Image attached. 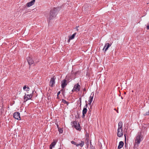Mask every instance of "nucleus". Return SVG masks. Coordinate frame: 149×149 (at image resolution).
<instances>
[{"label":"nucleus","instance_id":"dca6fc26","mask_svg":"<svg viewBox=\"0 0 149 149\" xmlns=\"http://www.w3.org/2000/svg\"><path fill=\"white\" fill-rule=\"evenodd\" d=\"M81 143H76V146H80L81 147H82L84 144V141H81Z\"/></svg>","mask_w":149,"mask_h":149},{"label":"nucleus","instance_id":"7ed1b4c3","mask_svg":"<svg viewBox=\"0 0 149 149\" xmlns=\"http://www.w3.org/2000/svg\"><path fill=\"white\" fill-rule=\"evenodd\" d=\"M80 87V86L78 84H75L72 90V91L73 92L74 91H78L79 90V88Z\"/></svg>","mask_w":149,"mask_h":149},{"label":"nucleus","instance_id":"2eb2a0df","mask_svg":"<svg viewBox=\"0 0 149 149\" xmlns=\"http://www.w3.org/2000/svg\"><path fill=\"white\" fill-rule=\"evenodd\" d=\"M124 145V143L122 141H120L119 143V145L118 146V149H120Z\"/></svg>","mask_w":149,"mask_h":149},{"label":"nucleus","instance_id":"423d86ee","mask_svg":"<svg viewBox=\"0 0 149 149\" xmlns=\"http://www.w3.org/2000/svg\"><path fill=\"white\" fill-rule=\"evenodd\" d=\"M117 135L119 137H120L123 136V129H118Z\"/></svg>","mask_w":149,"mask_h":149},{"label":"nucleus","instance_id":"bb28decb","mask_svg":"<svg viewBox=\"0 0 149 149\" xmlns=\"http://www.w3.org/2000/svg\"><path fill=\"white\" fill-rule=\"evenodd\" d=\"M27 87H26V85H25L23 88V89L24 90H25V89Z\"/></svg>","mask_w":149,"mask_h":149},{"label":"nucleus","instance_id":"f3484780","mask_svg":"<svg viewBox=\"0 0 149 149\" xmlns=\"http://www.w3.org/2000/svg\"><path fill=\"white\" fill-rule=\"evenodd\" d=\"M76 35V33H74L71 36H69V38H70V39H71V40H72L74 38L75 36Z\"/></svg>","mask_w":149,"mask_h":149},{"label":"nucleus","instance_id":"c85d7f7f","mask_svg":"<svg viewBox=\"0 0 149 149\" xmlns=\"http://www.w3.org/2000/svg\"><path fill=\"white\" fill-rule=\"evenodd\" d=\"M60 93V91H59L57 93V96H58V95Z\"/></svg>","mask_w":149,"mask_h":149},{"label":"nucleus","instance_id":"a211bd4d","mask_svg":"<svg viewBox=\"0 0 149 149\" xmlns=\"http://www.w3.org/2000/svg\"><path fill=\"white\" fill-rule=\"evenodd\" d=\"M26 96L27 97V98H29V100L32 97V95L31 94L27 95H26Z\"/></svg>","mask_w":149,"mask_h":149},{"label":"nucleus","instance_id":"1a4fd4ad","mask_svg":"<svg viewBox=\"0 0 149 149\" xmlns=\"http://www.w3.org/2000/svg\"><path fill=\"white\" fill-rule=\"evenodd\" d=\"M111 45V44H109V43H107L105 44L103 49V50H104L105 49V52L108 49V48Z\"/></svg>","mask_w":149,"mask_h":149},{"label":"nucleus","instance_id":"b1692460","mask_svg":"<svg viewBox=\"0 0 149 149\" xmlns=\"http://www.w3.org/2000/svg\"><path fill=\"white\" fill-rule=\"evenodd\" d=\"M71 143L72 144H74L75 145H76V142H75L74 141H71Z\"/></svg>","mask_w":149,"mask_h":149},{"label":"nucleus","instance_id":"412c9836","mask_svg":"<svg viewBox=\"0 0 149 149\" xmlns=\"http://www.w3.org/2000/svg\"><path fill=\"white\" fill-rule=\"evenodd\" d=\"M29 100V99L27 98V97L26 96V95H25L24 97V102L26 101Z\"/></svg>","mask_w":149,"mask_h":149},{"label":"nucleus","instance_id":"c756f323","mask_svg":"<svg viewBox=\"0 0 149 149\" xmlns=\"http://www.w3.org/2000/svg\"><path fill=\"white\" fill-rule=\"evenodd\" d=\"M147 29H149V26L148 25L147 26Z\"/></svg>","mask_w":149,"mask_h":149},{"label":"nucleus","instance_id":"393cba45","mask_svg":"<svg viewBox=\"0 0 149 149\" xmlns=\"http://www.w3.org/2000/svg\"><path fill=\"white\" fill-rule=\"evenodd\" d=\"M79 27V26H76V30L77 31H78V30H79V29H78V28Z\"/></svg>","mask_w":149,"mask_h":149},{"label":"nucleus","instance_id":"a878e982","mask_svg":"<svg viewBox=\"0 0 149 149\" xmlns=\"http://www.w3.org/2000/svg\"><path fill=\"white\" fill-rule=\"evenodd\" d=\"M29 88L28 86H27L26 88V91H29Z\"/></svg>","mask_w":149,"mask_h":149},{"label":"nucleus","instance_id":"20e7f679","mask_svg":"<svg viewBox=\"0 0 149 149\" xmlns=\"http://www.w3.org/2000/svg\"><path fill=\"white\" fill-rule=\"evenodd\" d=\"M13 117L15 119L18 120H21L20 113L19 112H16L13 115Z\"/></svg>","mask_w":149,"mask_h":149},{"label":"nucleus","instance_id":"6ab92c4d","mask_svg":"<svg viewBox=\"0 0 149 149\" xmlns=\"http://www.w3.org/2000/svg\"><path fill=\"white\" fill-rule=\"evenodd\" d=\"M58 130L59 132L61 133H62L63 132V130L62 129L58 127Z\"/></svg>","mask_w":149,"mask_h":149},{"label":"nucleus","instance_id":"aec40b11","mask_svg":"<svg viewBox=\"0 0 149 149\" xmlns=\"http://www.w3.org/2000/svg\"><path fill=\"white\" fill-rule=\"evenodd\" d=\"M56 144V143L55 142H53L51 144L50 146H51V147H54Z\"/></svg>","mask_w":149,"mask_h":149},{"label":"nucleus","instance_id":"39448f33","mask_svg":"<svg viewBox=\"0 0 149 149\" xmlns=\"http://www.w3.org/2000/svg\"><path fill=\"white\" fill-rule=\"evenodd\" d=\"M73 124V126H74L77 130H79L80 129V125L78 122L77 121L74 122Z\"/></svg>","mask_w":149,"mask_h":149},{"label":"nucleus","instance_id":"f8f14e48","mask_svg":"<svg viewBox=\"0 0 149 149\" xmlns=\"http://www.w3.org/2000/svg\"><path fill=\"white\" fill-rule=\"evenodd\" d=\"M67 85L66 83V80L65 79L63 80L62 82L61 87L62 88H64Z\"/></svg>","mask_w":149,"mask_h":149},{"label":"nucleus","instance_id":"7c9ffc66","mask_svg":"<svg viewBox=\"0 0 149 149\" xmlns=\"http://www.w3.org/2000/svg\"><path fill=\"white\" fill-rule=\"evenodd\" d=\"M124 136L125 137V141H126V134H124Z\"/></svg>","mask_w":149,"mask_h":149},{"label":"nucleus","instance_id":"4be33fe9","mask_svg":"<svg viewBox=\"0 0 149 149\" xmlns=\"http://www.w3.org/2000/svg\"><path fill=\"white\" fill-rule=\"evenodd\" d=\"M143 115L145 116L149 115V111L147 112H146L145 113L143 114Z\"/></svg>","mask_w":149,"mask_h":149},{"label":"nucleus","instance_id":"f03ea898","mask_svg":"<svg viewBox=\"0 0 149 149\" xmlns=\"http://www.w3.org/2000/svg\"><path fill=\"white\" fill-rule=\"evenodd\" d=\"M57 8H54L52 10L50 13L49 19L50 20L53 19L56 17L57 14Z\"/></svg>","mask_w":149,"mask_h":149},{"label":"nucleus","instance_id":"9b49d317","mask_svg":"<svg viewBox=\"0 0 149 149\" xmlns=\"http://www.w3.org/2000/svg\"><path fill=\"white\" fill-rule=\"evenodd\" d=\"M55 83V79L54 78V77H53L51 79V80L50 82V85L51 87H52L53 86V85Z\"/></svg>","mask_w":149,"mask_h":149},{"label":"nucleus","instance_id":"4468645a","mask_svg":"<svg viewBox=\"0 0 149 149\" xmlns=\"http://www.w3.org/2000/svg\"><path fill=\"white\" fill-rule=\"evenodd\" d=\"M123 123L122 121H120L118 123V129H123Z\"/></svg>","mask_w":149,"mask_h":149},{"label":"nucleus","instance_id":"6e6552de","mask_svg":"<svg viewBox=\"0 0 149 149\" xmlns=\"http://www.w3.org/2000/svg\"><path fill=\"white\" fill-rule=\"evenodd\" d=\"M88 104H86V107H84L83 110L82 111V113L83 115L82 116V118H84L85 116V114L86 113L87 111V109H86V107H87Z\"/></svg>","mask_w":149,"mask_h":149},{"label":"nucleus","instance_id":"f257e3e1","mask_svg":"<svg viewBox=\"0 0 149 149\" xmlns=\"http://www.w3.org/2000/svg\"><path fill=\"white\" fill-rule=\"evenodd\" d=\"M141 133H138L136 136L134 144V148H137L138 147L141 141V139L142 138V136H141Z\"/></svg>","mask_w":149,"mask_h":149},{"label":"nucleus","instance_id":"5701e85b","mask_svg":"<svg viewBox=\"0 0 149 149\" xmlns=\"http://www.w3.org/2000/svg\"><path fill=\"white\" fill-rule=\"evenodd\" d=\"M62 102L64 103V104L67 103V102L64 99H63L62 100Z\"/></svg>","mask_w":149,"mask_h":149},{"label":"nucleus","instance_id":"2f4dec72","mask_svg":"<svg viewBox=\"0 0 149 149\" xmlns=\"http://www.w3.org/2000/svg\"><path fill=\"white\" fill-rule=\"evenodd\" d=\"M52 147H51V146H50V149H52Z\"/></svg>","mask_w":149,"mask_h":149},{"label":"nucleus","instance_id":"9d476101","mask_svg":"<svg viewBox=\"0 0 149 149\" xmlns=\"http://www.w3.org/2000/svg\"><path fill=\"white\" fill-rule=\"evenodd\" d=\"M36 0H33L30 2L26 4V6L28 7H30L33 5L35 2Z\"/></svg>","mask_w":149,"mask_h":149},{"label":"nucleus","instance_id":"72a5a7b5","mask_svg":"<svg viewBox=\"0 0 149 149\" xmlns=\"http://www.w3.org/2000/svg\"><path fill=\"white\" fill-rule=\"evenodd\" d=\"M121 98L122 99H123V98L122 97H121Z\"/></svg>","mask_w":149,"mask_h":149},{"label":"nucleus","instance_id":"cd10ccee","mask_svg":"<svg viewBox=\"0 0 149 149\" xmlns=\"http://www.w3.org/2000/svg\"><path fill=\"white\" fill-rule=\"evenodd\" d=\"M71 40V39H70V38H69V39H68V42H70V40Z\"/></svg>","mask_w":149,"mask_h":149},{"label":"nucleus","instance_id":"ddd939ff","mask_svg":"<svg viewBox=\"0 0 149 149\" xmlns=\"http://www.w3.org/2000/svg\"><path fill=\"white\" fill-rule=\"evenodd\" d=\"M93 96H94V93H91V95L89 98V103H88V104H91V103L92 102V101H93Z\"/></svg>","mask_w":149,"mask_h":149},{"label":"nucleus","instance_id":"473e14b6","mask_svg":"<svg viewBox=\"0 0 149 149\" xmlns=\"http://www.w3.org/2000/svg\"><path fill=\"white\" fill-rule=\"evenodd\" d=\"M56 125H57V127L58 128V127H59V126L58 124H57Z\"/></svg>","mask_w":149,"mask_h":149},{"label":"nucleus","instance_id":"0eeeda50","mask_svg":"<svg viewBox=\"0 0 149 149\" xmlns=\"http://www.w3.org/2000/svg\"><path fill=\"white\" fill-rule=\"evenodd\" d=\"M27 60L29 65H31L34 63L32 59V57L30 56L27 58Z\"/></svg>","mask_w":149,"mask_h":149}]
</instances>
